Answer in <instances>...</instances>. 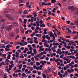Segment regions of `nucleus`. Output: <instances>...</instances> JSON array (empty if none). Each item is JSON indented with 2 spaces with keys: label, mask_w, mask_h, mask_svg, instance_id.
Segmentation results:
<instances>
[{
  "label": "nucleus",
  "mask_w": 78,
  "mask_h": 78,
  "mask_svg": "<svg viewBox=\"0 0 78 78\" xmlns=\"http://www.w3.org/2000/svg\"><path fill=\"white\" fill-rule=\"evenodd\" d=\"M34 59H35V60H36V61H39V58H38L37 57H34Z\"/></svg>",
  "instance_id": "nucleus-37"
},
{
  "label": "nucleus",
  "mask_w": 78,
  "mask_h": 78,
  "mask_svg": "<svg viewBox=\"0 0 78 78\" xmlns=\"http://www.w3.org/2000/svg\"><path fill=\"white\" fill-rule=\"evenodd\" d=\"M16 32L17 34H18L19 33V29L17 28L16 30Z\"/></svg>",
  "instance_id": "nucleus-14"
},
{
  "label": "nucleus",
  "mask_w": 78,
  "mask_h": 78,
  "mask_svg": "<svg viewBox=\"0 0 78 78\" xmlns=\"http://www.w3.org/2000/svg\"><path fill=\"white\" fill-rule=\"evenodd\" d=\"M14 72L15 73H17V72H18V73H20V72H21V70L16 69Z\"/></svg>",
  "instance_id": "nucleus-16"
},
{
  "label": "nucleus",
  "mask_w": 78,
  "mask_h": 78,
  "mask_svg": "<svg viewBox=\"0 0 78 78\" xmlns=\"http://www.w3.org/2000/svg\"><path fill=\"white\" fill-rule=\"evenodd\" d=\"M18 14H22V11H21V10H19L18 11Z\"/></svg>",
  "instance_id": "nucleus-31"
},
{
  "label": "nucleus",
  "mask_w": 78,
  "mask_h": 78,
  "mask_svg": "<svg viewBox=\"0 0 78 78\" xmlns=\"http://www.w3.org/2000/svg\"><path fill=\"white\" fill-rule=\"evenodd\" d=\"M32 46L34 48H36V45L34 44H33L32 45Z\"/></svg>",
  "instance_id": "nucleus-49"
},
{
  "label": "nucleus",
  "mask_w": 78,
  "mask_h": 78,
  "mask_svg": "<svg viewBox=\"0 0 78 78\" xmlns=\"http://www.w3.org/2000/svg\"><path fill=\"white\" fill-rule=\"evenodd\" d=\"M68 9H72L73 8V6H69L68 7Z\"/></svg>",
  "instance_id": "nucleus-18"
},
{
  "label": "nucleus",
  "mask_w": 78,
  "mask_h": 78,
  "mask_svg": "<svg viewBox=\"0 0 78 78\" xmlns=\"http://www.w3.org/2000/svg\"><path fill=\"white\" fill-rule=\"evenodd\" d=\"M5 47L6 48H5V51H10V50H11V49L9 48V44H8Z\"/></svg>",
  "instance_id": "nucleus-3"
},
{
  "label": "nucleus",
  "mask_w": 78,
  "mask_h": 78,
  "mask_svg": "<svg viewBox=\"0 0 78 78\" xmlns=\"http://www.w3.org/2000/svg\"><path fill=\"white\" fill-rule=\"evenodd\" d=\"M42 47H43V45H41L39 47V51L40 52H41V48H42Z\"/></svg>",
  "instance_id": "nucleus-25"
},
{
  "label": "nucleus",
  "mask_w": 78,
  "mask_h": 78,
  "mask_svg": "<svg viewBox=\"0 0 78 78\" xmlns=\"http://www.w3.org/2000/svg\"><path fill=\"white\" fill-rule=\"evenodd\" d=\"M66 23H68V24H70V21L69 20L67 21Z\"/></svg>",
  "instance_id": "nucleus-53"
},
{
  "label": "nucleus",
  "mask_w": 78,
  "mask_h": 78,
  "mask_svg": "<svg viewBox=\"0 0 78 78\" xmlns=\"http://www.w3.org/2000/svg\"><path fill=\"white\" fill-rule=\"evenodd\" d=\"M67 71L69 73H72V71L71 70L69 69H68L67 70Z\"/></svg>",
  "instance_id": "nucleus-33"
},
{
  "label": "nucleus",
  "mask_w": 78,
  "mask_h": 78,
  "mask_svg": "<svg viewBox=\"0 0 78 78\" xmlns=\"http://www.w3.org/2000/svg\"><path fill=\"white\" fill-rule=\"evenodd\" d=\"M59 76L60 78H63V77H62V74H61Z\"/></svg>",
  "instance_id": "nucleus-60"
},
{
  "label": "nucleus",
  "mask_w": 78,
  "mask_h": 78,
  "mask_svg": "<svg viewBox=\"0 0 78 78\" xmlns=\"http://www.w3.org/2000/svg\"><path fill=\"white\" fill-rule=\"evenodd\" d=\"M64 74L66 75V76H67L68 75V73L66 71H65L64 72Z\"/></svg>",
  "instance_id": "nucleus-40"
},
{
  "label": "nucleus",
  "mask_w": 78,
  "mask_h": 78,
  "mask_svg": "<svg viewBox=\"0 0 78 78\" xmlns=\"http://www.w3.org/2000/svg\"><path fill=\"white\" fill-rule=\"evenodd\" d=\"M33 17V15H27L26 16V18H30V17Z\"/></svg>",
  "instance_id": "nucleus-24"
},
{
  "label": "nucleus",
  "mask_w": 78,
  "mask_h": 78,
  "mask_svg": "<svg viewBox=\"0 0 78 78\" xmlns=\"http://www.w3.org/2000/svg\"><path fill=\"white\" fill-rule=\"evenodd\" d=\"M22 76H23L25 77L26 76V75H25V73H23Z\"/></svg>",
  "instance_id": "nucleus-57"
},
{
  "label": "nucleus",
  "mask_w": 78,
  "mask_h": 78,
  "mask_svg": "<svg viewBox=\"0 0 78 78\" xmlns=\"http://www.w3.org/2000/svg\"><path fill=\"white\" fill-rule=\"evenodd\" d=\"M52 3H54L56 2V0H51Z\"/></svg>",
  "instance_id": "nucleus-38"
},
{
  "label": "nucleus",
  "mask_w": 78,
  "mask_h": 78,
  "mask_svg": "<svg viewBox=\"0 0 78 78\" xmlns=\"http://www.w3.org/2000/svg\"><path fill=\"white\" fill-rule=\"evenodd\" d=\"M13 27H12V25H10L9 27H6V30H11L12 29Z\"/></svg>",
  "instance_id": "nucleus-2"
},
{
  "label": "nucleus",
  "mask_w": 78,
  "mask_h": 78,
  "mask_svg": "<svg viewBox=\"0 0 78 78\" xmlns=\"http://www.w3.org/2000/svg\"><path fill=\"white\" fill-rule=\"evenodd\" d=\"M9 43V41H6L5 42V44H8V43Z\"/></svg>",
  "instance_id": "nucleus-56"
},
{
  "label": "nucleus",
  "mask_w": 78,
  "mask_h": 78,
  "mask_svg": "<svg viewBox=\"0 0 78 78\" xmlns=\"http://www.w3.org/2000/svg\"><path fill=\"white\" fill-rule=\"evenodd\" d=\"M69 53V51H66L65 52V56H67V54Z\"/></svg>",
  "instance_id": "nucleus-44"
},
{
  "label": "nucleus",
  "mask_w": 78,
  "mask_h": 78,
  "mask_svg": "<svg viewBox=\"0 0 78 78\" xmlns=\"http://www.w3.org/2000/svg\"><path fill=\"white\" fill-rule=\"evenodd\" d=\"M18 66L19 67V70H20V69H21V68L22 67V65L20 64Z\"/></svg>",
  "instance_id": "nucleus-20"
},
{
  "label": "nucleus",
  "mask_w": 78,
  "mask_h": 78,
  "mask_svg": "<svg viewBox=\"0 0 78 78\" xmlns=\"http://www.w3.org/2000/svg\"><path fill=\"white\" fill-rule=\"evenodd\" d=\"M17 38H19V35H17L16 37H15V40H17Z\"/></svg>",
  "instance_id": "nucleus-41"
},
{
  "label": "nucleus",
  "mask_w": 78,
  "mask_h": 78,
  "mask_svg": "<svg viewBox=\"0 0 78 78\" xmlns=\"http://www.w3.org/2000/svg\"><path fill=\"white\" fill-rule=\"evenodd\" d=\"M61 42L62 44H64V46L65 47H66V45H67V44H66V41H62Z\"/></svg>",
  "instance_id": "nucleus-10"
},
{
  "label": "nucleus",
  "mask_w": 78,
  "mask_h": 78,
  "mask_svg": "<svg viewBox=\"0 0 78 78\" xmlns=\"http://www.w3.org/2000/svg\"><path fill=\"white\" fill-rule=\"evenodd\" d=\"M20 41H18L17 42H16L15 43V45H20Z\"/></svg>",
  "instance_id": "nucleus-17"
},
{
  "label": "nucleus",
  "mask_w": 78,
  "mask_h": 78,
  "mask_svg": "<svg viewBox=\"0 0 78 78\" xmlns=\"http://www.w3.org/2000/svg\"><path fill=\"white\" fill-rule=\"evenodd\" d=\"M13 25L15 27H18L19 26V23L17 22H15L13 23Z\"/></svg>",
  "instance_id": "nucleus-7"
},
{
  "label": "nucleus",
  "mask_w": 78,
  "mask_h": 78,
  "mask_svg": "<svg viewBox=\"0 0 78 78\" xmlns=\"http://www.w3.org/2000/svg\"><path fill=\"white\" fill-rule=\"evenodd\" d=\"M66 38H70V37H71L70 36H68L67 35H66Z\"/></svg>",
  "instance_id": "nucleus-50"
},
{
  "label": "nucleus",
  "mask_w": 78,
  "mask_h": 78,
  "mask_svg": "<svg viewBox=\"0 0 78 78\" xmlns=\"http://www.w3.org/2000/svg\"><path fill=\"white\" fill-rule=\"evenodd\" d=\"M46 37H45V35H44L43 36V39L42 40V42H45V39Z\"/></svg>",
  "instance_id": "nucleus-6"
},
{
  "label": "nucleus",
  "mask_w": 78,
  "mask_h": 78,
  "mask_svg": "<svg viewBox=\"0 0 78 78\" xmlns=\"http://www.w3.org/2000/svg\"><path fill=\"white\" fill-rule=\"evenodd\" d=\"M1 22H5V20L4 19H2L1 20Z\"/></svg>",
  "instance_id": "nucleus-27"
},
{
  "label": "nucleus",
  "mask_w": 78,
  "mask_h": 78,
  "mask_svg": "<svg viewBox=\"0 0 78 78\" xmlns=\"http://www.w3.org/2000/svg\"><path fill=\"white\" fill-rule=\"evenodd\" d=\"M74 23H75V24L76 25H77L78 24V20H77V21H76V20L75 21H74Z\"/></svg>",
  "instance_id": "nucleus-34"
},
{
  "label": "nucleus",
  "mask_w": 78,
  "mask_h": 78,
  "mask_svg": "<svg viewBox=\"0 0 78 78\" xmlns=\"http://www.w3.org/2000/svg\"><path fill=\"white\" fill-rule=\"evenodd\" d=\"M27 68L29 69V70H30V71H32L33 70V67H30V66H27Z\"/></svg>",
  "instance_id": "nucleus-8"
},
{
  "label": "nucleus",
  "mask_w": 78,
  "mask_h": 78,
  "mask_svg": "<svg viewBox=\"0 0 78 78\" xmlns=\"http://www.w3.org/2000/svg\"><path fill=\"white\" fill-rule=\"evenodd\" d=\"M40 27H45V24L43 23L42 24H40Z\"/></svg>",
  "instance_id": "nucleus-19"
},
{
  "label": "nucleus",
  "mask_w": 78,
  "mask_h": 78,
  "mask_svg": "<svg viewBox=\"0 0 78 78\" xmlns=\"http://www.w3.org/2000/svg\"><path fill=\"white\" fill-rule=\"evenodd\" d=\"M53 73L54 76H56V73L54 72H53Z\"/></svg>",
  "instance_id": "nucleus-54"
},
{
  "label": "nucleus",
  "mask_w": 78,
  "mask_h": 78,
  "mask_svg": "<svg viewBox=\"0 0 78 78\" xmlns=\"http://www.w3.org/2000/svg\"><path fill=\"white\" fill-rule=\"evenodd\" d=\"M47 34V32H44L43 33V35H45V34Z\"/></svg>",
  "instance_id": "nucleus-55"
},
{
  "label": "nucleus",
  "mask_w": 78,
  "mask_h": 78,
  "mask_svg": "<svg viewBox=\"0 0 78 78\" xmlns=\"http://www.w3.org/2000/svg\"><path fill=\"white\" fill-rule=\"evenodd\" d=\"M71 59H70V60H68V61H67V63H68V64H69V63H70V61H71Z\"/></svg>",
  "instance_id": "nucleus-62"
},
{
  "label": "nucleus",
  "mask_w": 78,
  "mask_h": 78,
  "mask_svg": "<svg viewBox=\"0 0 78 78\" xmlns=\"http://www.w3.org/2000/svg\"><path fill=\"white\" fill-rule=\"evenodd\" d=\"M44 64H47V61H44L43 63H42L43 66H44Z\"/></svg>",
  "instance_id": "nucleus-35"
},
{
  "label": "nucleus",
  "mask_w": 78,
  "mask_h": 78,
  "mask_svg": "<svg viewBox=\"0 0 78 78\" xmlns=\"http://www.w3.org/2000/svg\"><path fill=\"white\" fill-rule=\"evenodd\" d=\"M56 11V8H54L53 9V10H52V12H54V13H55L56 12V11Z\"/></svg>",
  "instance_id": "nucleus-32"
},
{
  "label": "nucleus",
  "mask_w": 78,
  "mask_h": 78,
  "mask_svg": "<svg viewBox=\"0 0 78 78\" xmlns=\"http://www.w3.org/2000/svg\"><path fill=\"white\" fill-rule=\"evenodd\" d=\"M50 37H53L52 39L53 41L55 40V38H56V37L54 36V34H53V33L51 31H50Z\"/></svg>",
  "instance_id": "nucleus-1"
},
{
  "label": "nucleus",
  "mask_w": 78,
  "mask_h": 78,
  "mask_svg": "<svg viewBox=\"0 0 78 78\" xmlns=\"http://www.w3.org/2000/svg\"><path fill=\"white\" fill-rule=\"evenodd\" d=\"M1 26V29H2V30H3V29H4V28H5V27H6V26H5V25L4 23L2 24V25Z\"/></svg>",
  "instance_id": "nucleus-11"
},
{
  "label": "nucleus",
  "mask_w": 78,
  "mask_h": 78,
  "mask_svg": "<svg viewBox=\"0 0 78 78\" xmlns=\"http://www.w3.org/2000/svg\"><path fill=\"white\" fill-rule=\"evenodd\" d=\"M36 64L37 66H40V65L41 64L39 62H37L36 63Z\"/></svg>",
  "instance_id": "nucleus-46"
},
{
  "label": "nucleus",
  "mask_w": 78,
  "mask_h": 78,
  "mask_svg": "<svg viewBox=\"0 0 78 78\" xmlns=\"http://www.w3.org/2000/svg\"><path fill=\"white\" fill-rule=\"evenodd\" d=\"M48 14H49V15H51V11H48Z\"/></svg>",
  "instance_id": "nucleus-52"
},
{
  "label": "nucleus",
  "mask_w": 78,
  "mask_h": 78,
  "mask_svg": "<svg viewBox=\"0 0 78 78\" xmlns=\"http://www.w3.org/2000/svg\"><path fill=\"white\" fill-rule=\"evenodd\" d=\"M42 5H43V6H44V5H45V6H47V3H45V2H42Z\"/></svg>",
  "instance_id": "nucleus-29"
},
{
  "label": "nucleus",
  "mask_w": 78,
  "mask_h": 78,
  "mask_svg": "<svg viewBox=\"0 0 78 78\" xmlns=\"http://www.w3.org/2000/svg\"><path fill=\"white\" fill-rule=\"evenodd\" d=\"M12 69H11L10 68H9V69H6L7 72H8V73L9 74V73H10L9 72H10V70H11Z\"/></svg>",
  "instance_id": "nucleus-13"
},
{
  "label": "nucleus",
  "mask_w": 78,
  "mask_h": 78,
  "mask_svg": "<svg viewBox=\"0 0 78 78\" xmlns=\"http://www.w3.org/2000/svg\"><path fill=\"white\" fill-rule=\"evenodd\" d=\"M20 45L21 46H23L24 45V44L22 43L21 42H20Z\"/></svg>",
  "instance_id": "nucleus-48"
},
{
  "label": "nucleus",
  "mask_w": 78,
  "mask_h": 78,
  "mask_svg": "<svg viewBox=\"0 0 78 78\" xmlns=\"http://www.w3.org/2000/svg\"><path fill=\"white\" fill-rule=\"evenodd\" d=\"M52 70H53V69H52L51 68H48L47 70V71L48 72H51Z\"/></svg>",
  "instance_id": "nucleus-15"
},
{
  "label": "nucleus",
  "mask_w": 78,
  "mask_h": 78,
  "mask_svg": "<svg viewBox=\"0 0 78 78\" xmlns=\"http://www.w3.org/2000/svg\"><path fill=\"white\" fill-rule=\"evenodd\" d=\"M46 57V55H44L43 57H41L40 58V59H44V58H45Z\"/></svg>",
  "instance_id": "nucleus-22"
},
{
  "label": "nucleus",
  "mask_w": 78,
  "mask_h": 78,
  "mask_svg": "<svg viewBox=\"0 0 78 78\" xmlns=\"http://www.w3.org/2000/svg\"><path fill=\"white\" fill-rule=\"evenodd\" d=\"M38 43V41H37V40L35 41L34 42V43L35 44H37Z\"/></svg>",
  "instance_id": "nucleus-59"
},
{
  "label": "nucleus",
  "mask_w": 78,
  "mask_h": 78,
  "mask_svg": "<svg viewBox=\"0 0 78 78\" xmlns=\"http://www.w3.org/2000/svg\"><path fill=\"white\" fill-rule=\"evenodd\" d=\"M66 48L68 49H70V46H68L67 47V45H66V47H65Z\"/></svg>",
  "instance_id": "nucleus-45"
},
{
  "label": "nucleus",
  "mask_w": 78,
  "mask_h": 78,
  "mask_svg": "<svg viewBox=\"0 0 78 78\" xmlns=\"http://www.w3.org/2000/svg\"><path fill=\"white\" fill-rule=\"evenodd\" d=\"M39 5L40 6H42V2H40L39 3Z\"/></svg>",
  "instance_id": "nucleus-51"
},
{
  "label": "nucleus",
  "mask_w": 78,
  "mask_h": 78,
  "mask_svg": "<svg viewBox=\"0 0 78 78\" xmlns=\"http://www.w3.org/2000/svg\"><path fill=\"white\" fill-rule=\"evenodd\" d=\"M10 36L11 37H14L15 36V34H14V32H11L10 34Z\"/></svg>",
  "instance_id": "nucleus-4"
},
{
  "label": "nucleus",
  "mask_w": 78,
  "mask_h": 78,
  "mask_svg": "<svg viewBox=\"0 0 78 78\" xmlns=\"http://www.w3.org/2000/svg\"><path fill=\"white\" fill-rule=\"evenodd\" d=\"M45 37H46L47 39H48V40H50V37H48V35H46Z\"/></svg>",
  "instance_id": "nucleus-23"
},
{
  "label": "nucleus",
  "mask_w": 78,
  "mask_h": 78,
  "mask_svg": "<svg viewBox=\"0 0 78 78\" xmlns=\"http://www.w3.org/2000/svg\"><path fill=\"white\" fill-rule=\"evenodd\" d=\"M33 51L34 53V54H37V51L36 50V49H33Z\"/></svg>",
  "instance_id": "nucleus-21"
},
{
  "label": "nucleus",
  "mask_w": 78,
  "mask_h": 78,
  "mask_svg": "<svg viewBox=\"0 0 78 78\" xmlns=\"http://www.w3.org/2000/svg\"><path fill=\"white\" fill-rule=\"evenodd\" d=\"M20 48V46H17L16 47V49H19Z\"/></svg>",
  "instance_id": "nucleus-58"
},
{
  "label": "nucleus",
  "mask_w": 78,
  "mask_h": 78,
  "mask_svg": "<svg viewBox=\"0 0 78 78\" xmlns=\"http://www.w3.org/2000/svg\"><path fill=\"white\" fill-rule=\"evenodd\" d=\"M10 56H11V55H8V56L7 57V59H11V58H10Z\"/></svg>",
  "instance_id": "nucleus-28"
},
{
  "label": "nucleus",
  "mask_w": 78,
  "mask_h": 78,
  "mask_svg": "<svg viewBox=\"0 0 78 78\" xmlns=\"http://www.w3.org/2000/svg\"><path fill=\"white\" fill-rule=\"evenodd\" d=\"M19 2L20 3H22L23 2V0H20Z\"/></svg>",
  "instance_id": "nucleus-43"
},
{
  "label": "nucleus",
  "mask_w": 78,
  "mask_h": 78,
  "mask_svg": "<svg viewBox=\"0 0 78 78\" xmlns=\"http://www.w3.org/2000/svg\"><path fill=\"white\" fill-rule=\"evenodd\" d=\"M43 72L45 73H46V74H47L48 73L47 72V70L45 69L44 71Z\"/></svg>",
  "instance_id": "nucleus-42"
},
{
  "label": "nucleus",
  "mask_w": 78,
  "mask_h": 78,
  "mask_svg": "<svg viewBox=\"0 0 78 78\" xmlns=\"http://www.w3.org/2000/svg\"><path fill=\"white\" fill-rule=\"evenodd\" d=\"M74 61L75 63H76V64H78V60H77L76 59H75L74 60Z\"/></svg>",
  "instance_id": "nucleus-47"
},
{
  "label": "nucleus",
  "mask_w": 78,
  "mask_h": 78,
  "mask_svg": "<svg viewBox=\"0 0 78 78\" xmlns=\"http://www.w3.org/2000/svg\"><path fill=\"white\" fill-rule=\"evenodd\" d=\"M14 66H15V65L14 63H12L11 64V65H10L9 66V68H11L12 69V67H14Z\"/></svg>",
  "instance_id": "nucleus-9"
},
{
  "label": "nucleus",
  "mask_w": 78,
  "mask_h": 78,
  "mask_svg": "<svg viewBox=\"0 0 78 78\" xmlns=\"http://www.w3.org/2000/svg\"><path fill=\"white\" fill-rule=\"evenodd\" d=\"M42 75L43 76V78H47V76H46V75L44 74V73L42 74Z\"/></svg>",
  "instance_id": "nucleus-30"
},
{
  "label": "nucleus",
  "mask_w": 78,
  "mask_h": 78,
  "mask_svg": "<svg viewBox=\"0 0 78 78\" xmlns=\"http://www.w3.org/2000/svg\"><path fill=\"white\" fill-rule=\"evenodd\" d=\"M74 75H75V76H77V77H78V74L75 73L74 74Z\"/></svg>",
  "instance_id": "nucleus-64"
},
{
  "label": "nucleus",
  "mask_w": 78,
  "mask_h": 78,
  "mask_svg": "<svg viewBox=\"0 0 78 78\" xmlns=\"http://www.w3.org/2000/svg\"><path fill=\"white\" fill-rule=\"evenodd\" d=\"M0 56L2 57V58H3V57H4V56H6V54H2V53H0Z\"/></svg>",
  "instance_id": "nucleus-5"
},
{
  "label": "nucleus",
  "mask_w": 78,
  "mask_h": 78,
  "mask_svg": "<svg viewBox=\"0 0 78 78\" xmlns=\"http://www.w3.org/2000/svg\"><path fill=\"white\" fill-rule=\"evenodd\" d=\"M32 51H29L27 52V54L28 55V54H31V53H32Z\"/></svg>",
  "instance_id": "nucleus-36"
},
{
  "label": "nucleus",
  "mask_w": 78,
  "mask_h": 78,
  "mask_svg": "<svg viewBox=\"0 0 78 78\" xmlns=\"http://www.w3.org/2000/svg\"><path fill=\"white\" fill-rule=\"evenodd\" d=\"M57 51L60 52V51H61V49L58 48L57 50Z\"/></svg>",
  "instance_id": "nucleus-63"
},
{
  "label": "nucleus",
  "mask_w": 78,
  "mask_h": 78,
  "mask_svg": "<svg viewBox=\"0 0 78 78\" xmlns=\"http://www.w3.org/2000/svg\"><path fill=\"white\" fill-rule=\"evenodd\" d=\"M29 2H28L27 3H26V7H28V5H29Z\"/></svg>",
  "instance_id": "nucleus-61"
},
{
  "label": "nucleus",
  "mask_w": 78,
  "mask_h": 78,
  "mask_svg": "<svg viewBox=\"0 0 78 78\" xmlns=\"http://www.w3.org/2000/svg\"><path fill=\"white\" fill-rule=\"evenodd\" d=\"M8 11H6L4 12V15H6V14H8Z\"/></svg>",
  "instance_id": "nucleus-39"
},
{
  "label": "nucleus",
  "mask_w": 78,
  "mask_h": 78,
  "mask_svg": "<svg viewBox=\"0 0 78 78\" xmlns=\"http://www.w3.org/2000/svg\"><path fill=\"white\" fill-rule=\"evenodd\" d=\"M8 19L10 20H12V21L14 20V19L13 17H11V16L8 17Z\"/></svg>",
  "instance_id": "nucleus-12"
},
{
  "label": "nucleus",
  "mask_w": 78,
  "mask_h": 78,
  "mask_svg": "<svg viewBox=\"0 0 78 78\" xmlns=\"http://www.w3.org/2000/svg\"><path fill=\"white\" fill-rule=\"evenodd\" d=\"M23 13L24 14H28V12H27V10H24L23 12Z\"/></svg>",
  "instance_id": "nucleus-26"
}]
</instances>
